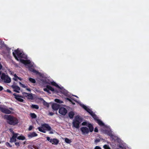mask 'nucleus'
<instances>
[{"instance_id":"obj_1","label":"nucleus","mask_w":149,"mask_h":149,"mask_svg":"<svg viewBox=\"0 0 149 149\" xmlns=\"http://www.w3.org/2000/svg\"><path fill=\"white\" fill-rule=\"evenodd\" d=\"M4 117L8 120L7 123L10 125H15L19 123L18 120L17 118L10 115H5Z\"/></svg>"},{"instance_id":"obj_2","label":"nucleus","mask_w":149,"mask_h":149,"mask_svg":"<svg viewBox=\"0 0 149 149\" xmlns=\"http://www.w3.org/2000/svg\"><path fill=\"white\" fill-rule=\"evenodd\" d=\"M88 128L86 127H82L80 128V130L83 134H87L89 132H92L94 129L93 125L91 123H88Z\"/></svg>"},{"instance_id":"obj_3","label":"nucleus","mask_w":149,"mask_h":149,"mask_svg":"<svg viewBox=\"0 0 149 149\" xmlns=\"http://www.w3.org/2000/svg\"><path fill=\"white\" fill-rule=\"evenodd\" d=\"M13 54L15 58L18 60L17 57L19 58H26V56L24 53L21 52L19 49L14 50V52H13Z\"/></svg>"},{"instance_id":"obj_4","label":"nucleus","mask_w":149,"mask_h":149,"mask_svg":"<svg viewBox=\"0 0 149 149\" xmlns=\"http://www.w3.org/2000/svg\"><path fill=\"white\" fill-rule=\"evenodd\" d=\"M83 119L79 116H75L72 122L73 126L76 128H79V124L82 121Z\"/></svg>"},{"instance_id":"obj_5","label":"nucleus","mask_w":149,"mask_h":149,"mask_svg":"<svg viewBox=\"0 0 149 149\" xmlns=\"http://www.w3.org/2000/svg\"><path fill=\"white\" fill-rule=\"evenodd\" d=\"M81 106L88 113L90 114L95 121H96L98 119L97 116L93 112V111L89 108H88L84 104H81Z\"/></svg>"},{"instance_id":"obj_6","label":"nucleus","mask_w":149,"mask_h":149,"mask_svg":"<svg viewBox=\"0 0 149 149\" xmlns=\"http://www.w3.org/2000/svg\"><path fill=\"white\" fill-rule=\"evenodd\" d=\"M1 79L4 80L5 82L10 83L11 81L10 78L7 75H6L4 73H2L1 76Z\"/></svg>"},{"instance_id":"obj_7","label":"nucleus","mask_w":149,"mask_h":149,"mask_svg":"<svg viewBox=\"0 0 149 149\" xmlns=\"http://www.w3.org/2000/svg\"><path fill=\"white\" fill-rule=\"evenodd\" d=\"M46 88H44L43 89V90L47 92V93L49 94H51V93L50 92L49 90L51 91L53 93H55L56 91V90H55L54 88L51 86H50L48 85H47L46 86Z\"/></svg>"},{"instance_id":"obj_8","label":"nucleus","mask_w":149,"mask_h":149,"mask_svg":"<svg viewBox=\"0 0 149 149\" xmlns=\"http://www.w3.org/2000/svg\"><path fill=\"white\" fill-rule=\"evenodd\" d=\"M67 112V109L63 107H61L59 108V113L63 116L65 115Z\"/></svg>"},{"instance_id":"obj_9","label":"nucleus","mask_w":149,"mask_h":149,"mask_svg":"<svg viewBox=\"0 0 149 149\" xmlns=\"http://www.w3.org/2000/svg\"><path fill=\"white\" fill-rule=\"evenodd\" d=\"M0 110L3 113L6 114H10L11 113V111L9 109L3 107H0Z\"/></svg>"},{"instance_id":"obj_10","label":"nucleus","mask_w":149,"mask_h":149,"mask_svg":"<svg viewBox=\"0 0 149 149\" xmlns=\"http://www.w3.org/2000/svg\"><path fill=\"white\" fill-rule=\"evenodd\" d=\"M13 95L15 96V98L18 101L20 102H23L24 100L19 97H21V96H20L19 95H17L16 94L14 93H13Z\"/></svg>"},{"instance_id":"obj_11","label":"nucleus","mask_w":149,"mask_h":149,"mask_svg":"<svg viewBox=\"0 0 149 149\" xmlns=\"http://www.w3.org/2000/svg\"><path fill=\"white\" fill-rule=\"evenodd\" d=\"M19 134L18 133L13 134L10 139V143H13L16 142V138H17V136Z\"/></svg>"},{"instance_id":"obj_12","label":"nucleus","mask_w":149,"mask_h":149,"mask_svg":"<svg viewBox=\"0 0 149 149\" xmlns=\"http://www.w3.org/2000/svg\"><path fill=\"white\" fill-rule=\"evenodd\" d=\"M15 83L14 82V84ZM12 87L14 89V91L17 93H19V91L20 90V88L18 86L13 84L12 86Z\"/></svg>"},{"instance_id":"obj_13","label":"nucleus","mask_w":149,"mask_h":149,"mask_svg":"<svg viewBox=\"0 0 149 149\" xmlns=\"http://www.w3.org/2000/svg\"><path fill=\"white\" fill-rule=\"evenodd\" d=\"M38 135V134L35 132H33L29 133L27 135V136L29 139H31L33 137L37 136Z\"/></svg>"},{"instance_id":"obj_14","label":"nucleus","mask_w":149,"mask_h":149,"mask_svg":"<svg viewBox=\"0 0 149 149\" xmlns=\"http://www.w3.org/2000/svg\"><path fill=\"white\" fill-rule=\"evenodd\" d=\"M60 107V105L56 103H54L52 105V108L54 110L56 111L58 110L59 109Z\"/></svg>"},{"instance_id":"obj_15","label":"nucleus","mask_w":149,"mask_h":149,"mask_svg":"<svg viewBox=\"0 0 149 149\" xmlns=\"http://www.w3.org/2000/svg\"><path fill=\"white\" fill-rule=\"evenodd\" d=\"M59 141L58 139L55 138L51 139L50 142L52 143L53 144L56 145L58 143Z\"/></svg>"},{"instance_id":"obj_16","label":"nucleus","mask_w":149,"mask_h":149,"mask_svg":"<svg viewBox=\"0 0 149 149\" xmlns=\"http://www.w3.org/2000/svg\"><path fill=\"white\" fill-rule=\"evenodd\" d=\"M42 127L46 128L48 131H50L52 128L48 124H45L42 125Z\"/></svg>"},{"instance_id":"obj_17","label":"nucleus","mask_w":149,"mask_h":149,"mask_svg":"<svg viewBox=\"0 0 149 149\" xmlns=\"http://www.w3.org/2000/svg\"><path fill=\"white\" fill-rule=\"evenodd\" d=\"M20 61L22 63L24 64H27L30 63V62L29 61L27 60H24L23 59H20Z\"/></svg>"},{"instance_id":"obj_18","label":"nucleus","mask_w":149,"mask_h":149,"mask_svg":"<svg viewBox=\"0 0 149 149\" xmlns=\"http://www.w3.org/2000/svg\"><path fill=\"white\" fill-rule=\"evenodd\" d=\"M74 115V113L73 111H71L68 113L69 117L70 119L73 118Z\"/></svg>"},{"instance_id":"obj_19","label":"nucleus","mask_w":149,"mask_h":149,"mask_svg":"<svg viewBox=\"0 0 149 149\" xmlns=\"http://www.w3.org/2000/svg\"><path fill=\"white\" fill-rule=\"evenodd\" d=\"M51 84L52 85L55 86L58 88L60 89H61V87L57 84H56L55 82L54 81L51 82Z\"/></svg>"},{"instance_id":"obj_20","label":"nucleus","mask_w":149,"mask_h":149,"mask_svg":"<svg viewBox=\"0 0 149 149\" xmlns=\"http://www.w3.org/2000/svg\"><path fill=\"white\" fill-rule=\"evenodd\" d=\"M29 70L34 73L37 74L38 73V71L35 69L34 68L31 67L29 68Z\"/></svg>"},{"instance_id":"obj_21","label":"nucleus","mask_w":149,"mask_h":149,"mask_svg":"<svg viewBox=\"0 0 149 149\" xmlns=\"http://www.w3.org/2000/svg\"><path fill=\"white\" fill-rule=\"evenodd\" d=\"M96 121L101 126H103L104 125V123L100 120L98 119Z\"/></svg>"},{"instance_id":"obj_22","label":"nucleus","mask_w":149,"mask_h":149,"mask_svg":"<svg viewBox=\"0 0 149 149\" xmlns=\"http://www.w3.org/2000/svg\"><path fill=\"white\" fill-rule=\"evenodd\" d=\"M43 127H39L38 128V130L39 131L44 133H45L46 132V131L43 128Z\"/></svg>"},{"instance_id":"obj_23","label":"nucleus","mask_w":149,"mask_h":149,"mask_svg":"<svg viewBox=\"0 0 149 149\" xmlns=\"http://www.w3.org/2000/svg\"><path fill=\"white\" fill-rule=\"evenodd\" d=\"M17 139L19 140H24L26 139L25 137L22 135H20L19 136H17Z\"/></svg>"},{"instance_id":"obj_24","label":"nucleus","mask_w":149,"mask_h":149,"mask_svg":"<svg viewBox=\"0 0 149 149\" xmlns=\"http://www.w3.org/2000/svg\"><path fill=\"white\" fill-rule=\"evenodd\" d=\"M30 115L32 118H36L37 117V116L34 113H31Z\"/></svg>"},{"instance_id":"obj_25","label":"nucleus","mask_w":149,"mask_h":149,"mask_svg":"<svg viewBox=\"0 0 149 149\" xmlns=\"http://www.w3.org/2000/svg\"><path fill=\"white\" fill-rule=\"evenodd\" d=\"M24 94H26V96L29 97L30 99H32L33 98V97L32 94L26 93H24Z\"/></svg>"},{"instance_id":"obj_26","label":"nucleus","mask_w":149,"mask_h":149,"mask_svg":"<svg viewBox=\"0 0 149 149\" xmlns=\"http://www.w3.org/2000/svg\"><path fill=\"white\" fill-rule=\"evenodd\" d=\"M31 107L33 109H39V106L37 105L33 104L31 105Z\"/></svg>"},{"instance_id":"obj_27","label":"nucleus","mask_w":149,"mask_h":149,"mask_svg":"<svg viewBox=\"0 0 149 149\" xmlns=\"http://www.w3.org/2000/svg\"><path fill=\"white\" fill-rule=\"evenodd\" d=\"M29 80L30 82L34 84L36 83V81L34 79L30 78L29 79Z\"/></svg>"},{"instance_id":"obj_28","label":"nucleus","mask_w":149,"mask_h":149,"mask_svg":"<svg viewBox=\"0 0 149 149\" xmlns=\"http://www.w3.org/2000/svg\"><path fill=\"white\" fill-rule=\"evenodd\" d=\"M55 102L59 103H63V101L58 99H56L55 100Z\"/></svg>"},{"instance_id":"obj_29","label":"nucleus","mask_w":149,"mask_h":149,"mask_svg":"<svg viewBox=\"0 0 149 149\" xmlns=\"http://www.w3.org/2000/svg\"><path fill=\"white\" fill-rule=\"evenodd\" d=\"M43 104L44 106H46L47 107H49V104L47 102H46L44 100H43Z\"/></svg>"},{"instance_id":"obj_30","label":"nucleus","mask_w":149,"mask_h":149,"mask_svg":"<svg viewBox=\"0 0 149 149\" xmlns=\"http://www.w3.org/2000/svg\"><path fill=\"white\" fill-rule=\"evenodd\" d=\"M65 142L68 143H70L71 142V140L67 138L65 139Z\"/></svg>"},{"instance_id":"obj_31","label":"nucleus","mask_w":149,"mask_h":149,"mask_svg":"<svg viewBox=\"0 0 149 149\" xmlns=\"http://www.w3.org/2000/svg\"><path fill=\"white\" fill-rule=\"evenodd\" d=\"M103 148L104 149H111L109 146L107 145H105L103 146Z\"/></svg>"},{"instance_id":"obj_32","label":"nucleus","mask_w":149,"mask_h":149,"mask_svg":"<svg viewBox=\"0 0 149 149\" xmlns=\"http://www.w3.org/2000/svg\"><path fill=\"white\" fill-rule=\"evenodd\" d=\"M14 77L13 78V79L15 81H17V78H18V77L17 76L16 74H15L14 75Z\"/></svg>"},{"instance_id":"obj_33","label":"nucleus","mask_w":149,"mask_h":149,"mask_svg":"<svg viewBox=\"0 0 149 149\" xmlns=\"http://www.w3.org/2000/svg\"><path fill=\"white\" fill-rule=\"evenodd\" d=\"M6 146H7L10 147V148H11L12 147V145H10V144L8 142H6Z\"/></svg>"},{"instance_id":"obj_34","label":"nucleus","mask_w":149,"mask_h":149,"mask_svg":"<svg viewBox=\"0 0 149 149\" xmlns=\"http://www.w3.org/2000/svg\"><path fill=\"white\" fill-rule=\"evenodd\" d=\"M88 124H87V122H86V121L84 122L83 123H81L82 125H86V126H88Z\"/></svg>"},{"instance_id":"obj_35","label":"nucleus","mask_w":149,"mask_h":149,"mask_svg":"<svg viewBox=\"0 0 149 149\" xmlns=\"http://www.w3.org/2000/svg\"><path fill=\"white\" fill-rule=\"evenodd\" d=\"M100 141V139H96L95 140V143L96 144L97 143Z\"/></svg>"},{"instance_id":"obj_36","label":"nucleus","mask_w":149,"mask_h":149,"mask_svg":"<svg viewBox=\"0 0 149 149\" xmlns=\"http://www.w3.org/2000/svg\"><path fill=\"white\" fill-rule=\"evenodd\" d=\"M19 85H20V86L22 87H23V88H25L26 87L25 85L23 84H22V83L21 82H19Z\"/></svg>"},{"instance_id":"obj_37","label":"nucleus","mask_w":149,"mask_h":149,"mask_svg":"<svg viewBox=\"0 0 149 149\" xmlns=\"http://www.w3.org/2000/svg\"><path fill=\"white\" fill-rule=\"evenodd\" d=\"M9 130L13 134H13H16L13 131V129L11 128Z\"/></svg>"},{"instance_id":"obj_38","label":"nucleus","mask_w":149,"mask_h":149,"mask_svg":"<svg viewBox=\"0 0 149 149\" xmlns=\"http://www.w3.org/2000/svg\"><path fill=\"white\" fill-rule=\"evenodd\" d=\"M94 149H102L100 147L98 146H97L95 147Z\"/></svg>"},{"instance_id":"obj_39","label":"nucleus","mask_w":149,"mask_h":149,"mask_svg":"<svg viewBox=\"0 0 149 149\" xmlns=\"http://www.w3.org/2000/svg\"><path fill=\"white\" fill-rule=\"evenodd\" d=\"M33 126H29V128L28 130L29 131H31V130L32 129H33Z\"/></svg>"},{"instance_id":"obj_40","label":"nucleus","mask_w":149,"mask_h":149,"mask_svg":"<svg viewBox=\"0 0 149 149\" xmlns=\"http://www.w3.org/2000/svg\"><path fill=\"white\" fill-rule=\"evenodd\" d=\"M15 144L16 146H17V147L19 146V142H15Z\"/></svg>"},{"instance_id":"obj_41","label":"nucleus","mask_w":149,"mask_h":149,"mask_svg":"<svg viewBox=\"0 0 149 149\" xmlns=\"http://www.w3.org/2000/svg\"><path fill=\"white\" fill-rule=\"evenodd\" d=\"M98 131L97 128L96 127L94 129V132H97Z\"/></svg>"},{"instance_id":"obj_42","label":"nucleus","mask_w":149,"mask_h":149,"mask_svg":"<svg viewBox=\"0 0 149 149\" xmlns=\"http://www.w3.org/2000/svg\"><path fill=\"white\" fill-rule=\"evenodd\" d=\"M46 139L47 140L49 141L50 142L51 139H50V138L49 137L47 136V137H46Z\"/></svg>"},{"instance_id":"obj_43","label":"nucleus","mask_w":149,"mask_h":149,"mask_svg":"<svg viewBox=\"0 0 149 149\" xmlns=\"http://www.w3.org/2000/svg\"><path fill=\"white\" fill-rule=\"evenodd\" d=\"M66 99L67 100H68V101H70V102H72V100L68 98H66Z\"/></svg>"},{"instance_id":"obj_44","label":"nucleus","mask_w":149,"mask_h":149,"mask_svg":"<svg viewBox=\"0 0 149 149\" xmlns=\"http://www.w3.org/2000/svg\"><path fill=\"white\" fill-rule=\"evenodd\" d=\"M49 114L51 116H52L54 114V113L53 112H51L49 113Z\"/></svg>"},{"instance_id":"obj_45","label":"nucleus","mask_w":149,"mask_h":149,"mask_svg":"<svg viewBox=\"0 0 149 149\" xmlns=\"http://www.w3.org/2000/svg\"><path fill=\"white\" fill-rule=\"evenodd\" d=\"M3 89V87L1 86H0V91H2Z\"/></svg>"},{"instance_id":"obj_46","label":"nucleus","mask_w":149,"mask_h":149,"mask_svg":"<svg viewBox=\"0 0 149 149\" xmlns=\"http://www.w3.org/2000/svg\"><path fill=\"white\" fill-rule=\"evenodd\" d=\"M7 92H8L9 93H11V91L9 89H7Z\"/></svg>"},{"instance_id":"obj_47","label":"nucleus","mask_w":149,"mask_h":149,"mask_svg":"<svg viewBox=\"0 0 149 149\" xmlns=\"http://www.w3.org/2000/svg\"><path fill=\"white\" fill-rule=\"evenodd\" d=\"M33 147L35 149H38V148L35 146H33Z\"/></svg>"},{"instance_id":"obj_48","label":"nucleus","mask_w":149,"mask_h":149,"mask_svg":"<svg viewBox=\"0 0 149 149\" xmlns=\"http://www.w3.org/2000/svg\"><path fill=\"white\" fill-rule=\"evenodd\" d=\"M2 67V66L0 62V70H1Z\"/></svg>"},{"instance_id":"obj_49","label":"nucleus","mask_w":149,"mask_h":149,"mask_svg":"<svg viewBox=\"0 0 149 149\" xmlns=\"http://www.w3.org/2000/svg\"><path fill=\"white\" fill-rule=\"evenodd\" d=\"M17 79H19V80H20V81H21V80H22V79L21 78H20V77H18V78H17Z\"/></svg>"},{"instance_id":"obj_50","label":"nucleus","mask_w":149,"mask_h":149,"mask_svg":"<svg viewBox=\"0 0 149 149\" xmlns=\"http://www.w3.org/2000/svg\"><path fill=\"white\" fill-rule=\"evenodd\" d=\"M109 136H110L111 137H112V136H113V135L112 134H109Z\"/></svg>"},{"instance_id":"obj_51","label":"nucleus","mask_w":149,"mask_h":149,"mask_svg":"<svg viewBox=\"0 0 149 149\" xmlns=\"http://www.w3.org/2000/svg\"><path fill=\"white\" fill-rule=\"evenodd\" d=\"M50 134H53L54 132H53V131H50V132H49V133Z\"/></svg>"},{"instance_id":"obj_52","label":"nucleus","mask_w":149,"mask_h":149,"mask_svg":"<svg viewBox=\"0 0 149 149\" xmlns=\"http://www.w3.org/2000/svg\"><path fill=\"white\" fill-rule=\"evenodd\" d=\"M71 103L72 104H74H74H75V103L74 102H73V101H72V102H71Z\"/></svg>"},{"instance_id":"obj_53","label":"nucleus","mask_w":149,"mask_h":149,"mask_svg":"<svg viewBox=\"0 0 149 149\" xmlns=\"http://www.w3.org/2000/svg\"><path fill=\"white\" fill-rule=\"evenodd\" d=\"M9 109L12 111L13 110V109L12 108H9Z\"/></svg>"},{"instance_id":"obj_54","label":"nucleus","mask_w":149,"mask_h":149,"mask_svg":"<svg viewBox=\"0 0 149 149\" xmlns=\"http://www.w3.org/2000/svg\"><path fill=\"white\" fill-rule=\"evenodd\" d=\"M27 90L29 91H31L30 89V88H27Z\"/></svg>"},{"instance_id":"obj_55","label":"nucleus","mask_w":149,"mask_h":149,"mask_svg":"<svg viewBox=\"0 0 149 149\" xmlns=\"http://www.w3.org/2000/svg\"><path fill=\"white\" fill-rule=\"evenodd\" d=\"M119 147V148H123L122 146H120Z\"/></svg>"},{"instance_id":"obj_56","label":"nucleus","mask_w":149,"mask_h":149,"mask_svg":"<svg viewBox=\"0 0 149 149\" xmlns=\"http://www.w3.org/2000/svg\"><path fill=\"white\" fill-rule=\"evenodd\" d=\"M1 72L0 71V75H1Z\"/></svg>"},{"instance_id":"obj_57","label":"nucleus","mask_w":149,"mask_h":149,"mask_svg":"<svg viewBox=\"0 0 149 149\" xmlns=\"http://www.w3.org/2000/svg\"><path fill=\"white\" fill-rule=\"evenodd\" d=\"M30 149H33L32 148V147H31V148H30Z\"/></svg>"},{"instance_id":"obj_58","label":"nucleus","mask_w":149,"mask_h":149,"mask_svg":"<svg viewBox=\"0 0 149 149\" xmlns=\"http://www.w3.org/2000/svg\"><path fill=\"white\" fill-rule=\"evenodd\" d=\"M25 143H26V141L24 142V144H25Z\"/></svg>"},{"instance_id":"obj_59","label":"nucleus","mask_w":149,"mask_h":149,"mask_svg":"<svg viewBox=\"0 0 149 149\" xmlns=\"http://www.w3.org/2000/svg\"><path fill=\"white\" fill-rule=\"evenodd\" d=\"M74 100L75 102H77V101L76 100H74Z\"/></svg>"},{"instance_id":"obj_60","label":"nucleus","mask_w":149,"mask_h":149,"mask_svg":"<svg viewBox=\"0 0 149 149\" xmlns=\"http://www.w3.org/2000/svg\"><path fill=\"white\" fill-rule=\"evenodd\" d=\"M119 149L118 148V149Z\"/></svg>"}]
</instances>
